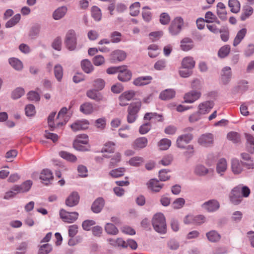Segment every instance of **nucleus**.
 <instances>
[{
    "instance_id": "1",
    "label": "nucleus",
    "mask_w": 254,
    "mask_h": 254,
    "mask_svg": "<svg viewBox=\"0 0 254 254\" xmlns=\"http://www.w3.org/2000/svg\"><path fill=\"white\" fill-rule=\"evenodd\" d=\"M152 225L156 232L161 234H164L166 232V221L162 213H158L154 215L152 219Z\"/></svg>"
},
{
    "instance_id": "2",
    "label": "nucleus",
    "mask_w": 254,
    "mask_h": 254,
    "mask_svg": "<svg viewBox=\"0 0 254 254\" xmlns=\"http://www.w3.org/2000/svg\"><path fill=\"white\" fill-rule=\"evenodd\" d=\"M141 107L140 101L133 102L127 108V122L129 123H134L138 117V113Z\"/></svg>"
},
{
    "instance_id": "3",
    "label": "nucleus",
    "mask_w": 254,
    "mask_h": 254,
    "mask_svg": "<svg viewBox=\"0 0 254 254\" xmlns=\"http://www.w3.org/2000/svg\"><path fill=\"white\" fill-rule=\"evenodd\" d=\"M184 25V21L182 17L180 16L175 17L169 27V33L172 36L178 35L182 31Z\"/></svg>"
},
{
    "instance_id": "4",
    "label": "nucleus",
    "mask_w": 254,
    "mask_h": 254,
    "mask_svg": "<svg viewBox=\"0 0 254 254\" xmlns=\"http://www.w3.org/2000/svg\"><path fill=\"white\" fill-rule=\"evenodd\" d=\"M65 44L66 48L70 51H73L76 49V35L74 30L68 31L65 36Z\"/></svg>"
},
{
    "instance_id": "5",
    "label": "nucleus",
    "mask_w": 254,
    "mask_h": 254,
    "mask_svg": "<svg viewBox=\"0 0 254 254\" xmlns=\"http://www.w3.org/2000/svg\"><path fill=\"white\" fill-rule=\"evenodd\" d=\"M89 142L88 136L85 134L78 135L73 143L74 147L78 150L86 151L87 149L83 144H87Z\"/></svg>"
},
{
    "instance_id": "6",
    "label": "nucleus",
    "mask_w": 254,
    "mask_h": 254,
    "mask_svg": "<svg viewBox=\"0 0 254 254\" xmlns=\"http://www.w3.org/2000/svg\"><path fill=\"white\" fill-rule=\"evenodd\" d=\"M60 215L61 218L64 222L71 223L77 219L78 213L76 212H69L64 209H62L60 212Z\"/></svg>"
},
{
    "instance_id": "7",
    "label": "nucleus",
    "mask_w": 254,
    "mask_h": 254,
    "mask_svg": "<svg viewBox=\"0 0 254 254\" xmlns=\"http://www.w3.org/2000/svg\"><path fill=\"white\" fill-rule=\"evenodd\" d=\"M201 96V93L200 91L195 90H191L184 95V102L186 103H193L198 100Z\"/></svg>"
},
{
    "instance_id": "8",
    "label": "nucleus",
    "mask_w": 254,
    "mask_h": 254,
    "mask_svg": "<svg viewBox=\"0 0 254 254\" xmlns=\"http://www.w3.org/2000/svg\"><path fill=\"white\" fill-rule=\"evenodd\" d=\"M193 136L190 133H187L179 136L176 140L177 146L181 149H184L186 145L192 139Z\"/></svg>"
},
{
    "instance_id": "9",
    "label": "nucleus",
    "mask_w": 254,
    "mask_h": 254,
    "mask_svg": "<svg viewBox=\"0 0 254 254\" xmlns=\"http://www.w3.org/2000/svg\"><path fill=\"white\" fill-rule=\"evenodd\" d=\"M214 141V136L211 133H206L202 134L198 139V143L204 147L211 146Z\"/></svg>"
},
{
    "instance_id": "10",
    "label": "nucleus",
    "mask_w": 254,
    "mask_h": 254,
    "mask_svg": "<svg viewBox=\"0 0 254 254\" xmlns=\"http://www.w3.org/2000/svg\"><path fill=\"white\" fill-rule=\"evenodd\" d=\"M89 123L87 120H80L74 122L70 125V127L73 131L85 130L88 128Z\"/></svg>"
},
{
    "instance_id": "11",
    "label": "nucleus",
    "mask_w": 254,
    "mask_h": 254,
    "mask_svg": "<svg viewBox=\"0 0 254 254\" xmlns=\"http://www.w3.org/2000/svg\"><path fill=\"white\" fill-rule=\"evenodd\" d=\"M135 92L129 90L123 93L119 97V104L121 106H125L128 104L127 102L131 100L135 96Z\"/></svg>"
},
{
    "instance_id": "12",
    "label": "nucleus",
    "mask_w": 254,
    "mask_h": 254,
    "mask_svg": "<svg viewBox=\"0 0 254 254\" xmlns=\"http://www.w3.org/2000/svg\"><path fill=\"white\" fill-rule=\"evenodd\" d=\"M214 103L212 101H206L201 102L198 105V111L202 115L208 114L214 107Z\"/></svg>"
},
{
    "instance_id": "13",
    "label": "nucleus",
    "mask_w": 254,
    "mask_h": 254,
    "mask_svg": "<svg viewBox=\"0 0 254 254\" xmlns=\"http://www.w3.org/2000/svg\"><path fill=\"white\" fill-rule=\"evenodd\" d=\"M228 168L227 161L224 158L220 159L216 165V172L220 177H223L225 175Z\"/></svg>"
},
{
    "instance_id": "14",
    "label": "nucleus",
    "mask_w": 254,
    "mask_h": 254,
    "mask_svg": "<svg viewBox=\"0 0 254 254\" xmlns=\"http://www.w3.org/2000/svg\"><path fill=\"white\" fill-rule=\"evenodd\" d=\"M131 72L126 67H120L118 75V79L122 82H127L130 80Z\"/></svg>"
},
{
    "instance_id": "15",
    "label": "nucleus",
    "mask_w": 254,
    "mask_h": 254,
    "mask_svg": "<svg viewBox=\"0 0 254 254\" xmlns=\"http://www.w3.org/2000/svg\"><path fill=\"white\" fill-rule=\"evenodd\" d=\"M230 198L231 202L235 205H238L243 200L242 196L240 193L239 188H234L230 195Z\"/></svg>"
},
{
    "instance_id": "16",
    "label": "nucleus",
    "mask_w": 254,
    "mask_h": 254,
    "mask_svg": "<svg viewBox=\"0 0 254 254\" xmlns=\"http://www.w3.org/2000/svg\"><path fill=\"white\" fill-rule=\"evenodd\" d=\"M220 207L219 202L216 200H210L204 202L202 205L203 209L208 212H214L216 211Z\"/></svg>"
},
{
    "instance_id": "17",
    "label": "nucleus",
    "mask_w": 254,
    "mask_h": 254,
    "mask_svg": "<svg viewBox=\"0 0 254 254\" xmlns=\"http://www.w3.org/2000/svg\"><path fill=\"white\" fill-rule=\"evenodd\" d=\"M232 72L231 67L229 66H225L221 70V80L223 84H228L231 78Z\"/></svg>"
},
{
    "instance_id": "18",
    "label": "nucleus",
    "mask_w": 254,
    "mask_h": 254,
    "mask_svg": "<svg viewBox=\"0 0 254 254\" xmlns=\"http://www.w3.org/2000/svg\"><path fill=\"white\" fill-rule=\"evenodd\" d=\"M67 12V7L66 6H62L56 8L52 14V17L54 20H59L64 17Z\"/></svg>"
},
{
    "instance_id": "19",
    "label": "nucleus",
    "mask_w": 254,
    "mask_h": 254,
    "mask_svg": "<svg viewBox=\"0 0 254 254\" xmlns=\"http://www.w3.org/2000/svg\"><path fill=\"white\" fill-rule=\"evenodd\" d=\"M39 178L44 184L48 185L53 179V173L49 169H43L40 173Z\"/></svg>"
},
{
    "instance_id": "20",
    "label": "nucleus",
    "mask_w": 254,
    "mask_h": 254,
    "mask_svg": "<svg viewBox=\"0 0 254 254\" xmlns=\"http://www.w3.org/2000/svg\"><path fill=\"white\" fill-rule=\"evenodd\" d=\"M56 114V112H53L51 113L48 118V123L49 127L50 128H55L56 127H59L66 124V121L64 122H58V119L56 120V123L54 121V119Z\"/></svg>"
},
{
    "instance_id": "21",
    "label": "nucleus",
    "mask_w": 254,
    "mask_h": 254,
    "mask_svg": "<svg viewBox=\"0 0 254 254\" xmlns=\"http://www.w3.org/2000/svg\"><path fill=\"white\" fill-rule=\"evenodd\" d=\"M110 57L113 62H120L124 61L126 59L127 55L126 52L124 51L116 50L111 53Z\"/></svg>"
},
{
    "instance_id": "22",
    "label": "nucleus",
    "mask_w": 254,
    "mask_h": 254,
    "mask_svg": "<svg viewBox=\"0 0 254 254\" xmlns=\"http://www.w3.org/2000/svg\"><path fill=\"white\" fill-rule=\"evenodd\" d=\"M152 80L151 76H140L134 79L133 84L136 86H144L149 84Z\"/></svg>"
},
{
    "instance_id": "23",
    "label": "nucleus",
    "mask_w": 254,
    "mask_h": 254,
    "mask_svg": "<svg viewBox=\"0 0 254 254\" xmlns=\"http://www.w3.org/2000/svg\"><path fill=\"white\" fill-rule=\"evenodd\" d=\"M193 172L196 176L204 177L209 173V170L204 165L198 164L194 166Z\"/></svg>"
},
{
    "instance_id": "24",
    "label": "nucleus",
    "mask_w": 254,
    "mask_h": 254,
    "mask_svg": "<svg viewBox=\"0 0 254 254\" xmlns=\"http://www.w3.org/2000/svg\"><path fill=\"white\" fill-rule=\"evenodd\" d=\"M148 143V140L145 137H140L134 140L132 147L135 149H140L145 148Z\"/></svg>"
},
{
    "instance_id": "25",
    "label": "nucleus",
    "mask_w": 254,
    "mask_h": 254,
    "mask_svg": "<svg viewBox=\"0 0 254 254\" xmlns=\"http://www.w3.org/2000/svg\"><path fill=\"white\" fill-rule=\"evenodd\" d=\"M79 196L76 192H72L66 198V204L69 207H73L77 205L79 202Z\"/></svg>"
},
{
    "instance_id": "26",
    "label": "nucleus",
    "mask_w": 254,
    "mask_h": 254,
    "mask_svg": "<svg viewBox=\"0 0 254 254\" xmlns=\"http://www.w3.org/2000/svg\"><path fill=\"white\" fill-rule=\"evenodd\" d=\"M32 182L31 180H27L20 185H15V190L24 193L28 191L31 188Z\"/></svg>"
},
{
    "instance_id": "27",
    "label": "nucleus",
    "mask_w": 254,
    "mask_h": 254,
    "mask_svg": "<svg viewBox=\"0 0 254 254\" xmlns=\"http://www.w3.org/2000/svg\"><path fill=\"white\" fill-rule=\"evenodd\" d=\"M243 163L238 159H233L231 161V169L234 174L238 175L241 173L243 170Z\"/></svg>"
},
{
    "instance_id": "28",
    "label": "nucleus",
    "mask_w": 254,
    "mask_h": 254,
    "mask_svg": "<svg viewBox=\"0 0 254 254\" xmlns=\"http://www.w3.org/2000/svg\"><path fill=\"white\" fill-rule=\"evenodd\" d=\"M207 240L211 243H217L221 238V235L216 230H211L206 233Z\"/></svg>"
},
{
    "instance_id": "29",
    "label": "nucleus",
    "mask_w": 254,
    "mask_h": 254,
    "mask_svg": "<svg viewBox=\"0 0 254 254\" xmlns=\"http://www.w3.org/2000/svg\"><path fill=\"white\" fill-rule=\"evenodd\" d=\"M181 48L184 51H188L192 49L193 47V42L190 38H185L181 41Z\"/></svg>"
},
{
    "instance_id": "30",
    "label": "nucleus",
    "mask_w": 254,
    "mask_h": 254,
    "mask_svg": "<svg viewBox=\"0 0 254 254\" xmlns=\"http://www.w3.org/2000/svg\"><path fill=\"white\" fill-rule=\"evenodd\" d=\"M87 96L91 99L99 102L103 101L104 97L103 95L94 89H90L86 92Z\"/></svg>"
},
{
    "instance_id": "31",
    "label": "nucleus",
    "mask_w": 254,
    "mask_h": 254,
    "mask_svg": "<svg viewBox=\"0 0 254 254\" xmlns=\"http://www.w3.org/2000/svg\"><path fill=\"white\" fill-rule=\"evenodd\" d=\"M148 187L151 190L155 192L159 191L163 186L157 179H151L147 183Z\"/></svg>"
},
{
    "instance_id": "32",
    "label": "nucleus",
    "mask_w": 254,
    "mask_h": 254,
    "mask_svg": "<svg viewBox=\"0 0 254 254\" xmlns=\"http://www.w3.org/2000/svg\"><path fill=\"white\" fill-rule=\"evenodd\" d=\"M104 200L102 198H98L93 202L91 209L92 210L96 213H99L103 209L104 206Z\"/></svg>"
},
{
    "instance_id": "33",
    "label": "nucleus",
    "mask_w": 254,
    "mask_h": 254,
    "mask_svg": "<svg viewBox=\"0 0 254 254\" xmlns=\"http://www.w3.org/2000/svg\"><path fill=\"white\" fill-rule=\"evenodd\" d=\"M176 92L174 89H167L160 93L159 98L162 100H167L174 98Z\"/></svg>"
},
{
    "instance_id": "34",
    "label": "nucleus",
    "mask_w": 254,
    "mask_h": 254,
    "mask_svg": "<svg viewBox=\"0 0 254 254\" xmlns=\"http://www.w3.org/2000/svg\"><path fill=\"white\" fill-rule=\"evenodd\" d=\"M247 30L245 28L241 29L238 32L233 41V45L234 46H237L241 42V41L245 37L247 34Z\"/></svg>"
},
{
    "instance_id": "35",
    "label": "nucleus",
    "mask_w": 254,
    "mask_h": 254,
    "mask_svg": "<svg viewBox=\"0 0 254 254\" xmlns=\"http://www.w3.org/2000/svg\"><path fill=\"white\" fill-rule=\"evenodd\" d=\"M195 62L193 58L187 57L184 58L182 62V66L184 68L192 69L194 67Z\"/></svg>"
},
{
    "instance_id": "36",
    "label": "nucleus",
    "mask_w": 254,
    "mask_h": 254,
    "mask_svg": "<svg viewBox=\"0 0 254 254\" xmlns=\"http://www.w3.org/2000/svg\"><path fill=\"white\" fill-rule=\"evenodd\" d=\"M54 76L58 81L61 82L63 77L64 69L60 64H57L54 67Z\"/></svg>"
},
{
    "instance_id": "37",
    "label": "nucleus",
    "mask_w": 254,
    "mask_h": 254,
    "mask_svg": "<svg viewBox=\"0 0 254 254\" xmlns=\"http://www.w3.org/2000/svg\"><path fill=\"white\" fill-rule=\"evenodd\" d=\"M80 111L85 115L91 114L94 111L93 106L91 103L86 102L80 105Z\"/></svg>"
},
{
    "instance_id": "38",
    "label": "nucleus",
    "mask_w": 254,
    "mask_h": 254,
    "mask_svg": "<svg viewBox=\"0 0 254 254\" xmlns=\"http://www.w3.org/2000/svg\"><path fill=\"white\" fill-rule=\"evenodd\" d=\"M247 139V148L248 151L253 153L254 152V137L251 134L245 133Z\"/></svg>"
},
{
    "instance_id": "39",
    "label": "nucleus",
    "mask_w": 254,
    "mask_h": 254,
    "mask_svg": "<svg viewBox=\"0 0 254 254\" xmlns=\"http://www.w3.org/2000/svg\"><path fill=\"white\" fill-rule=\"evenodd\" d=\"M8 63L10 65L16 70H21L23 68L22 63L17 58H9Z\"/></svg>"
},
{
    "instance_id": "40",
    "label": "nucleus",
    "mask_w": 254,
    "mask_h": 254,
    "mask_svg": "<svg viewBox=\"0 0 254 254\" xmlns=\"http://www.w3.org/2000/svg\"><path fill=\"white\" fill-rule=\"evenodd\" d=\"M228 5L233 13H237L240 10L241 4L238 0H229Z\"/></svg>"
},
{
    "instance_id": "41",
    "label": "nucleus",
    "mask_w": 254,
    "mask_h": 254,
    "mask_svg": "<svg viewBox=\"0 0 254 254\" xmlns=\"http://www.w3.org/2000/svg\"><path fill=\"white\" fill-rule=\"evenodd\" d=\"M81 65L83 70L87 73H91L94 69L92 63L87 59H85L81 62Z\"/></svg>"
},
{
    "instance_id": "42",
    "label": "nucleus",
    "mask_w": 254,
    "mask_h": 254,
    "mask_svg": "<svg viewBox=\"0 0 254 254\" xmlns=\"http://www.w3.org/2000/svg\"><path fill=\"white\" fill-rule=\"evenodd\" d=\"M230 50V46L229 45H225L219 49L218 56L221 59L225 58L229 54Z\"/></svg>"
},
{
    "instance_id": "43",
    "label": "nucleus",
    "mask_w": 254,
    "mask_h": 254,
    "mask_svg": "<svg viewBox=\"0 0 254 254\" xmlns=\"http://www.w3.org/2000/svg\"><path fill=\"white\" fill-rule=\"evenodd\" d=\"M145 120H153L156 121H161L162 120V116L158 115L156 113H146L144 117Z\"/></svg>"
},
{
    "instance_id": "44",
    "label": "nucleus",
    "mask_w": 254,
    "mask_h": 254,
    "mask_svg": "<svg viewBox=\"0 0 254 254\" xmlns=\"http://www.w3.org/2000/svg\"><path fill=\"white\" fill-rule=\"evenodd\" d=\"M59 155L64 159L71 162H74L77 160V158L74 155L66 151L60 152Z\"/></svg>"
},
{
    "instance_id": "45",
    "label": "nucleus",
    "mask_w": 254,
    "mask_h": 254,
    "mask_svg": "<svg viewBox=\"0 0 254 254\" xmlns=\"http://www.w3.org/2000/svg\"><path fill=\"white\" fill-rule=\"evenodd\" d=\"M171 145V141L167 138H163L158 143V146L160 150H167Z\"/></svg>"
},
{
    "instance_id": "46",
    "label": "nucleus",
    "mask_w": 254,
    "mask_h": 254,
    "mask_svg": "<svg viewBox=\"0 0 254 254\" xmlns=\"http://www.w3.org/2000/svg\"><path fill=\"white\" fill-rule=\"evenodd\" d=\"M21 15L20 14H16L10 19H9L5 24L6 28H10L16 25L20 20Z\"/></svg>"
},
{
    "instance_id": "47",
    "label": "nucleus",
    "mask_w": 254,
    "mask_h": 254,
    "mask_svg": "<svg viewBox=\"0 0 254 254\" xmlns=\"http://www.w3.org/2000/svg\"><path fill=\"white\" fill-rule=\"evenodd\" d=\"M53 248L49 244H43L39 247L38 254H48L52 251Z\"/></svg>"
},
{
    "instance_id": "48",
    "label": "nucleus",
    "mask_w": 254,
    "mask_h": 254,
    "mask_svg": "<svg viewBox=\"0 0 254 254\" xmlns=\"http://www.w3.org/2000/svg\"><path fill=\"white\" fill-rule=\"evenodd\" d=\"M140 4L139 2H135L129 7L130 14L131 16H137L139 13Z\"/></svg>"
},
{
    "instance_id": "49",
    "label": "nucleus",
    "mask_w": 254,
    "mask_h": 254,
    "mask_svg": "<svg viewBox=\"0 0 254 254\" xmlns=\"http://www.w3.org/2000/svg\"><path fill=\"white\" fill-rule=\"evenodd\" d=\"M125 171L126 169L125 168H119L111 170L109 172V175L113 178H118L123 176Z\"/></svg>"
},
{
    "instance_id": "50",
    "label": "nucleus",
    "mask_w": 254,
    "mask_h": 254,
    "mask_svg": "<svg viewBox=\"0 0 254 254\" xmlns=\"http://www.w3.org/2000/svg\"><path fill=\"white\" fill-rule=\"evenodd\" d=\"M105 229L106 232L110 234L115 235L118 233V230L117 227L112 223H107L105 227Z\"/></svg>"
},
{
    "instance_id": "51",
    "label": "nucleus",
    "mask_w": 254,
    "mask_h": 254,
    "mask_svg": "<svg viewBox=\"0 0 254 254\" xmlns=\"http://www.w3.org/2000/svg\"><path fill=\"white\" fill-rule=\"evenodd\" d=\"M91 13L93 18L96 21H99L101 19L102 13L100 9L96 6H94L92 8Z\"/></svg>"
},
{
    "instance_id": "52",
    "label": "nucleus",
    "mask_w": 254,
    "mask_h": 254,
    "mask_svg": "<svg viewBox=\"0 0 254 254\" xmlns=\"http://www.w3.org/2000/svg\"><path fill=\"white\" fill-rule=\"evenodd\" d=\"M148 9H150L148 6H144L142 12V18L147 22H149L152 19V13Z\"/></svg>"
},
{
    "instance_id": "53",
    "label": "nucleus",
    "mask_w": 254,
    "mask_h": 254,
    "mask_svg": "<svg viewBox=\"0 0 254 254\" xmlns=\"http://www.w3.org/2000/svg\"><path fill=\"white\" fill-rule=\"evenodd\" d=\"M122 34L118 31H114L110 34L111 41L113 43H118L122 41Z\"/></svg>"
},
{
    "instance_id": "54",
    "label": "nucleus",
    "mask_w": 254,
    "mask_h": 254,
    "mask_svg": "<svg viewBox=\"0 0 254 254\" xmlns=\"http://www.w3.org/2000/svg\"><path fill=\"white\" fill-rule=\"evenodd\" d=\"M144 162L142 157L139 156H135L131 158L128 163L129 165L133 166H139Z\"/></svg>"
},
{
    "instance_id": "55",
    "label": "nucleus",
    "mask_w": 254,
    "mask_h": 254,
    "mask_svg": "<svg viewBox=\"0 0 254 254\" xmlns=\"http://www.w3.org/2000/svg\"><path fill=\"white\" fill-rule=\"evenodd\" d=\"M227 138L234 143H238L240 141V135L237 132L231 131L227 134Z\"/></svg>"
},
{
    "instance_id": "56",
    "label": "nucleus",
    "mask_w": 254,
    "mask_h": 254,
    "mask_svg": "<svg viewBox=\"0 0 254 254\" xmlns=\"http://www.w3.org/2000/svg\"><path fill=\"white\" fill-rule=\"evenodd\" d=\"M15 185L13 186L9 190L7 191L4 194L3 198L5 199H9L14 197L16 194L20 193V192L15 190Z\"/></svg>"
},
{
    "instance_id": "57",
    "label": "nucleus",
    "mask_w": 254,
    "mask_h": 254,
    "mask_svg": "<svg viewBox=\"0 0 254 254\" xmlns=\"http://www.w3.org/2000/svg\"><path fill=\"white\" fill-rule=\"evenodd\" d=\"M24 89L21 87L16 88L12 93L11 97L13 99H17L24 95Z\"/></svg>"
},
{
    "instance_id": "58",
    "label": "nucleus",
    "mask_w": 254,
    "mask_h": 254,
    "mask_svg": "<svg viewBox=\"0 0 254 254\" xmlns=\"http://www.w3.org/2000/svg\"><path fill=\"white\" fill-rule=\"evenodd\" d=\"M185 203V200L183 198H178L174 200L172 206L174 209H180L183 207Z\"/></svg>"
},
{
    "instance_id": "59",
    "label": "nucleus",
    "mask_w": 254,
    "mask_h": 254,
    "mask_svg": "<svg viewBox=\"0 0 254 254\" xmlns=\"http://www.w3.org/2000/svg\"><path fill=\"white\" fill-rule=\"evenodd\" d=\"M115 144L113 142H107L102 149V152H113L115 149Z\"/></svg>"
},
{
    "instance_id": "60",
    "label": "nucleus",
    "mask_w": 254,
    "mask_h": 254,
    "mask_svg": "<svg viewBox=\"0 0 254 254\" xmlns=\"http://www.w3.org/2000/svg\"><path fill=\"white\" fill-rule=\"evenodd\" d=\"M170 16L168 13H162L160 15L159 21L162 25H167L170 21Z\"/></svg>"
},
{
    "instance_id": "61",
    "label": "nucleus",
    "mask_w": 254,
    "mask_h": 254,
    "mask_svg": "<svg viewBox=\"0 0 254 254\" xmlns=\"http://www.w3.org/2000/svg\"><path fill=\"white\" fill-rule=\"evenodd\" d=\"M170 170L167 169H162L159 172V179L161 181H166L170 178V176L168 175Z\"/></svg>"
},
{
    "instance_id": "62",
    "label": "nucleus",
    "mask_w": 254,
    "mask_h": 254,
    "mask_svg": "<svg viewBox=\"0 0 254 254\" xmlns=\"http://www.w3.org/2000/svg\"><path fill=\"white\" fill-rule=\"evenodd\" d=\"M26 115L28 117L34 116L36 113L35 108L33 105H27L25 108Z\"/></svg>"
},
{
    "instance_id": "63",
    "label": "nucleus",
    "mask_w": 254,
    "mask_h": 254,
    "mask_svg": "<svg viewBox=\"0 0 254 254\" xmlns=\"http://www.w3.org/2000/svg\"><path fill=\"white\" fill-rule=\"evenodd\" d=\"M151 125L149 123H144L139 128V132L141 134L147 133L151 129Z\"/></svg>"
},
{
    "instance_id": "64",
    "label": "nucleus",
    "mask_w": 254,
    "mask_h": 254,
    "mask_svg": "<svg viewBox=\"0 0 254 254\" xmlns=\"http://www.w3.org/2000/svg\"><path fill=\"white\" fill-rule=\"evenodd\" d=\"M254 54V45L250 44L244 50V55L247 57L252 56Z\"/></svg>"
}]
</instances>
